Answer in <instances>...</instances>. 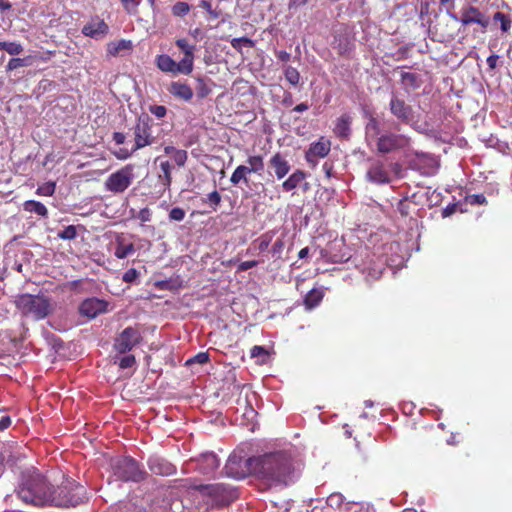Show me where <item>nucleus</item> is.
Segmentation results:
<instances>
[{
	"instance_id": "nucleus-23",
	"label": "nucleus",
	"mask_w": 512,
	"mask_h": 512,
	"mask_svg": "<svg viewBox=\"0 0 512 512\" xmlns=\"http://www.w3.org/2000/svg\"><path fill=\"white\" fill-rule=\"evenodd\" d=\"M269 166L274 170L278 179L284 178L290 171V164L279 152L275 153L269 160Z\"/></svg>"
},
{
	"instance_id": "nucleus-40",
	"label": "nucleus",
	"mask_w": 512,
	"mask_h": 512,
	"mask_svg": "<svg viewBox=\"0 0 512 512\" xmlns=\"http://www.w3.org/2000/svg\"><path fill=\"white\" fill-rule=\"evenodd\" d=\"M231 46L238 52H242V47H254V41L248 37L233 38L230 41Z\"/></svg>"
},
{
	"instance_id": "nucleus-2",
	"label": "nucleus",
	"mask_w": 512,
	"mask_h": 512,
	"mask_svg": "<svg viewBox=\"0 0 512 512\" xmlns=\"http://www.w3.org/2000/svg\"><path fill=\"white\" fill-rule=\"evenodd\" d=\"M51 485L47 478L37 469H28L22 474V482L19 486L18 495L20 499L35 506H43L50 504H65L71 502L61 495V491L57 494H50Z\"/></svg>"
},
{
	"instance_id": "nucleus-1",
	"label": "nucleus",
	"mask_w": 512,
	"mask_h": 512,
	"mask_svg": "<svg viewBox=\"0 0 512 512\" xmlns=\"http://www.w3.org/2000/svg\"><path fill=\"white\" fill-rule=\"evenodd\" d=\"M254 476L269 486H287L296 477L298 463L288 451H277L252 457Z\"/></svg>"
},
{
	"instance_id": "nucleus-50",
	"label": "nucleus",
	"mask_w": 512,
	"mask_h": 512,
	"mask_svg": "<svg viewBox=\"0 0 512 512\" xmlns=\"http://www.w3.org/2000/svg\"><path fill=\"white\" fill-rule=\"evenodd\" d=\"M465 202L472 206L484 205L487 203V199L483 194H470L465 197Z\"/></svg>"
},
{
	"instance_id": "nucleus-9",
	"label": "nucleus",
	"mask_w": 512,
	"mask_h": 512,
	"mask_svg": "<svg viewBox=\"0 0 512 512\" xmlns=\"http://www.w3.org/2000/svg\"><path fill=\"white\" fill-rule=\"evenodd\" d=\"M134 180V165L127 164L110 174L105 180V189L114 194L125 192Z\"/></svg>"
},
{
	"instance_id": "nucleus-33",
	"label": "nucleus",
	"mask_w": 512,
	"mask_h": 512,
	"mask_svg": "<svg viewBox=\"0 0 512 512\" xmlns=\"http://www.w3.org/2000/svg\"><path fill=\"white\" fill-rule=\"evenodd\" d=\"M131 48H132L131 41L122 39L117 42H110L107 45V53L110 56H117L120 53V51L129 50Z\"/></svg>"
},
{
	"instance_id": "nucleus-44",
	"label": "nucleus",
	"mask_w": 512,
	"mask_h": 512,
	"mask_svg": "<svg viewBox=\"0 0 512 512\" xmlns=\"http://www.w3.org/2000/svg\"><path fill=\"white\" fill-rule=\"evenodd\" d=\"M413 203L408 198L399 200L397 204V211L402 217H408L411 213Z\"/></svg>"
},
{
	"instance_id": "nucleus-64",
	"label": "nucleus",
	"mask_w": 512,
	"mask_h": 512,
	"mask_svg": "<svg viewBox=\"0 0 512 512\" xmlns=\"http://www.w3.org/2000/svg\"><path fill=\"white\" fill-rule=\"evenodd\" d=\"M498 55L496 54H493V55H490L487 60H486V63L488 65V67L493 70L496 68L497 66V62H498Z\"/></svg>"
},
{
	"instance_id": "nucleus-3",
	"label": "nucleus",
	"mask_w": 512,
	"mask_h": 512,
	"mask_svg": "<svg viewBox=\"0 0 512 512\" xmlns=\"http://www.w3.org/2000/svg\"><path fill=\"white\" fill-rule=\"evenodd\" d=\"M367 138H377L376 148L377 152L381 154H389L392 152L405 150L410 146L411 139L405 134H399L395 132H385L380 134L379 121L371 117L366 127Z\"/></svg>"
},
{
	"instance_id": "nucleus-48",
	"label": "nucleus",
	"mask_w": 512,
	"mask_h": 512,
	"mask_svg": "<svg viewBox=\"0 0 512 512\" xmlns=\"http://www.w3.org/2000/svg\"><path fill=\"white\" fill-rule=\"evenodd\" d=\"M285 248V242L283 238H278L271 247V254L276 259H282V253Z\"/></svg>"
},
{
	"instance_id": "nucleus-22",
	"label": "nucleus",
	"mask_w": 512,
	"mask_h": 512,
	"mask_svg": "<svg viewBox=\"0 0 512 512\" xmlns=\"http://www.w3.org/2000/svg\"><path fill=\"white\" fill-rule=\"evenodd\" d=\"M175 44L184 53V57L181 60L182 67L187 68L192 72L194 66L195 46L189 44L188 40L185 38L177 39Z\"/></svg>"
},
{
	"instance_id": "nucleus-49",
	"label": "nucleus",
	"mask_w": 512,
	"mask_h": 512,
	"mask_svg": "<svg viewBox=\"0 0 512 512\" xmlns=\"http://www.w3.org/2000/svg\"><path fill=\"white\" fill-rule=\"evenodd\" d=\"M207 362H209V354L207 352H199L195 356L189 358L186 361L185 365L191 366L194 363L206 364Z\"/></svg>"
},
{
	"instance_id": "nucleus-14",
	"label": "nucleus",
	"mask_w": 512,
	"mask_h": 512,
	"mask_svg": "<svg viewBox=\"0 0 512 512\" xmlns=\"http://www.w3.org/2000/svg\"><path fill=\"white\" fill-rule=\"evenodd\" d=\"M194 469L203 475H211L219 467L220 461L216 454L206 452L201 454L198 458L191 460Z\"/></svg>"
},
{
	"instance_id": "nucleus-54",
	"label": "nucleus",
	"mask_w": 512,
	"mask_h": 512,
	"mask_svg": "<svg viewBox=\"0 0 512 512\" xmlns=\"http://www.w3.org/2000/svg\"><path fill=\"white\" fill-rule=\"evenodd\" d=\"M149 111L158 119L165 117L167 114V108L163 105H151Z\"/></svg>"
},
{
	"instance_id": "nucleus-53",
	"label": "nucleus",
	"mask_w": 512,
	"mask_h": 512,
	"mask_svg": "<svg viewBox=\"0 0 512 512\" xmlns=\"http://www.w3.org/2000/svg\"><path fill=\"white\" fill-rule=\"evenodd\" d=\"M172 157L179 167H183L187 161L188 154L187 151L185 150L177 149V151H175Z\"/></svg>"
},
{
	"instance_id": "nucleus-16",
	"label": "nucleus",
	"mask_w": 512,
	"mask_h": 512,
	"mask_svg": "<svg viewBox=\"0 0 512 512\" xmlns=\"http://www.w3.org/2000/svg\"><path fill=\"white\" fill-rule=\"evenodd\" d=\"M361 272L366 275L367 281L378 280L384 270L383 262L374 254L367 253L366 260L361 265Z\"/></svg>"
},
{
	"instance_id": "nucleus-27",
	"label": "nucleus",
	"mask_w": 512,
	"mask_h": 512,
	"mask_svg": "<svg viewBox=\"0 0 512 512\" xmlns=\"http://www.w3.org/2000/svg\"><path fill=\"white\" fill-rule=\"evenodd\" d=\"M305 178L306 173L297 169L282 183L283 190L286 192L294 190L305 180Z\"/></svg>"
},
{
	"instance_id": "nucleus-41",
	"label": "nucleus",
	"mask_w": 512,
	"mask_h": 512,
	"mask_svg": "<svg viewBox=\"0 0 512 512\" xmlns=\"http://www.w3.org/2000/svg\"><path fill=\"white\" fill-rule=\"evenodd\" d=\"M202 202L207 203L214 211H216L217 207L221 203V195L217 190H214L207 194L206 197L202 199Z\"/></svg>"
},
{
	"instance_id": "nucleus-37",
	"label": "nucleus",
	"mask_w": 512,
	"mask_h": 512,
	"mask_svg": "<svg viewBox=\"0 0 512 512\" xmlns=\"http://www.w3.org/2000/svg\"><path fill=\"white\" fill-rule=\"evenodd\" d=\"M284 76L286 81L292 86H297L301 81V75L299 71L292 66H286L284 68Z\"/></svg>"
},
{
	"instance_id": "nucleus-60",
	"label": "nucleus",
	"mask_w": 512,
	"mask_h": 512,
	"mask_svg": "<svg viewBox=\"0 0 512 512\" xmlns=\"http://www.w3.org/2000/svg\"><path fill=\"white\" fill-rule=\"evenodd\" d=\"M259 264V261L257 260H249V261H243L238 265L237 270L238 271H247L253 267H256Z\"/></svg>"
},
{
	"instance_id": "nucleus-6",
	"label": "nucleus",
	"mask_w": 512,
	"mask_h": 512,
	"mask_svg": "<svg viewBox=\"0 0 512 512\" xmlns=\"http://www.w3.org/2000/svg\"><path fill=\"white\" fill-rule=\"evenodd\" d=\"M60 490H62L61 495L64 496V498L71 500V502H67L65 504H50V506L76 507L88 500L85 487L80 485L72 478H65L61 485L57 486L56 488L51 486L50 494L53 496Z\"/></svg>"
},
{
	"instance_id": "nucleus-11",
	"label": "nucleus",
	"mask_w": 512,
	"mask_h": 512,
	"mask_svg": "<svg viewBox=\"0 0 512 512\" xmlns=\"http://www.w3.org/2000/svg\"><path fill=\"white\" fill-rule=\"evenodd\" d=\"M459 22L463 26L477 24L481 33H486L490 25V18L476 6L468 5L461 9Z\"/></svg>"
},
{
	"instance_id": "nucleus-30",
	"label": "nucleus",
	"mask_w": 512,
	"mask_h": 512,
	"mask_svg": "<svg viewBox=\"0 0 512 512\" xmlns=\"http://www.w3.org/2000/svg\"><path fill=\"white\" fill-rule=\"evenodd\" d=\"M23 209L29 213H35L41 217H48V209L44 204L35 200H27L23 203Z\"/></svg>"
},
{
	"instance_id": "nucleus-21",
	"label": "nucleus",
	"mask_w": 512,
	"mask_h": 512,
	"mask_svg": "<svg viewBox=\"0 0 512 512\" xmlns=\"http://www.w3.org/2000/svg\"><path fill=\"white\" fill-rule=\"evenodd\" d=\"M109 32V27L102 19H94L85 24L82 28V33L91 38L103 37Z\"/></svg>"
},
{
	"instance_id": "nucleus-25",
	"label": "nucleus",
	"mask_w": 512,
	"mask_h": 512,
	"mask_svg": "<svg viewBox=\"0 0 512 512\" xmlns=\"http://www.w3.org/2000/svg\"><path fill=\"white\" fill-rule=\"evenodd\" d=\"M135 252V246L133 243H126L124 238L118 236L116 238V247L114 255L118 259H125Z\"/></svg>"
},
{
	"instance_id": "nucleus-47",
	"label": "nucleus",
	"mask_w": 512,
	"mask_h": 512,
	"mask_svg": "<svg viewBox=\"0 0 512 512\" xmlns=\"http://www.w3.org/2000/svg\"><path fill=\"white\" fill-rule=\"evenodd\" d=\"M196 93L199 98H205L211 93V88L202 78L197 79Z\"/></svg>"
},
{
	"instance_id": "nucleus-28",
	"label": "nucleus",
	"mask_w": 512,
	"mask_h": 512,
	"mask_svg": "<svg viewBox=\"0 0 512 512\" xmlns=\"http://www.w3.org/2000/svg\"><path fill=\"white\" fill-rule=\"evenodd\" d=\"M401 84L407 92L420 88L422 81L420 76L416 73L403 72L401 73Z\"/></svg>"
},
{
	"instance_id": "nucleus-39",
	"label": "nucleus",
	"mask_w": 512,
	"mask_h": 512,
	"mask_svg": "<svg viewBox=\"0 0 512 512\" xmlns=\"http://www.w3.org/2000/svg\"><path fill=\"white\" fill-rule=\"evenodd\" d=\"M246 162L252 173L260 174L264 169L263 157L261 155L249 156Z\"/></svg>"
},
{
	"instance_id": "nucleus-63",
	"label": "nucleus",
	"mask_w": 512,
	"mask_h": 512,
	"mask_svg": "<svg viewBox=\"0 0 512 512\" xmlns=\"http://www.w3.org/2000/svg\"><path fill=\"white\" fill-rule=\"evenodd\" d=\"M264 354H266V350L262 346L255 345L251 349V357H253V358L264 355Z\"/></svg>"
},
{
	"instance_id": "nucleus-62",
	"label": "nucleus",
	"mask_w": 512,
	"mask_h": 512,
	"mask_svg": "<svg viewBox=\"0 0 512 512\" xmlns=\"http://www.w3.org/2000/svg\"><path fill=\"white\" fill-rule=\"evenodd\" d=\"M347 512H368V510L359 504L352 503L346 506Z\"/></svg>"
},
{
	"instance_id": "nucleus-42",
	"label": "nucleus",
	"mask_w": 512,
	"mask_h": 512,
	"mask_svg": "<svg viewBox=\"0 0 512 512\" xmlns=\"http://www.w3.org/2000/svg\"><path fill=\"white\" fill-rule=\"evenodd\" d=\"M56 183L54 181H48L38 186L36 194L39 196H52L55 193Z\"/></svg>"
},
{
	"instance_id": "nucleus-38",
	"label": "nucleus",
	"mask_w": 512,
	"mask_h": 512,
	"mask_svg": "<svg viewBox=\"0 0 512 512\" xmlns=\"http://www.w3.org/2000/svg\"><path fill=\"white\" fill-rule=\"evenodd\" d=\"M0 50L7 52L9 55H19L23 52V46L18 42L0 41Z\"/></svg>"
},
{
	"instance_id": "nucleus-31",
	"label": "nucleus",
	"mask_w": 512,
	"mask_h": 512,
	"mask_svg": "<svg viewBox=\"0 0 512 512\" xmlns=\"http://www.w3.org/2000/svg\"><path fill=\"white\" fill-rule=\"evenodd\" d=\"M351 117L342 115L337 119L334 132L340 137H347L350 134Z\"/></svg>"
},
{
	"instance_id": "nucleus-13",
	"label": "nucleus",
	"mask_w": 512,
	"mask_h": 512,
	"mask_svg": "<svg viewBox=\"0 0 512 512\" xmlns=\"http://www.w3.org/2000/svg\"><path fill=\"white\" fill-rule=\"evenodd\" d=\"M391 114L401 123L410 124L413 121V109L404 99L393 95L389 102Z\"/></svg>"
},
{
	"instance_id": "nucleus-51",
	"label": "nucleus",
	"mask_w": 512,
	"mask_h": 512,
	"mask_svg": "<svg viewBox=\"0 0 512 512\" xmlns=\"http://www.w3.org/2000/svg\"><path fill=\"white\" fill-rule=\"evenodd\" d=\"M125 11L130 15H135L138 12L139 0H120Z\"/></svg>"
},
{
	"instance_id": "nucleus-34",
	"label": "nucleus",
	"mask_w": 512,
	"mask_h": 512,
	"mask_svg": "<svg viewBox=\"0 0 512 512\" xmlns=\"http://www.w3.org/2000/svg\"><path fill=\"white\" fill-rule=\"evenodd\" d=\"M160 169L162 174L159 175V178L165 188H169L172 182L171 169L172 166L168 161H164L160 163Z\"/></svg>"
},
{
	"instance_id": "nucleus-4",
	"label": "nucleus",
	"mask_w": 512,
	"mask_h": 512,
	"mask_svg": "<svg viewBox=\"0 0 512 512\" xmlns=\"http://www.w3.org/2000/svg\"><path fill=\"white\" fill-rule=\"evenodd\" d=\"M16 306L24 316L35 320L45 318L50 311V302L42 295H20L16 300Z\"/></svg>"
},
{
	"instance_id": "nucleus-59",
	"label": "nucleus",
	"mask_w": 512,
	"mask_h": 512,
	"mask_svg": "<svg viewBox=\"0 0 512 512\" xmlns=\"http://www.w3.org/2000/svg\"><path fill=\"white\" fill-rule=\"evenodd\" d=\"M134 152L129 151L128 149L126 148H120L119 150L113 152L114 156L118 159V160H126L128 159L129 157H131V155L133 154Z\"/></svg>"
},
{
	"instance_id": "nucleus-17",
	"label": "nucleus",
	"mask_w": 512,
	"mask_h": 512,
	"mask_svg": "<svg viewBox=\"0 0 512 512\" xmlns=\"http://www.w3.org/2000/svg\"><path fill=\"white\" fill-rule=\"evenodd\" d=\"M106 310L107 302L97 298H88L79 307L80 313L88 318H95L99 314L106 312Z\"/></svg>"
},
{
	"instance_id": "nucleus-7",
	"label": "nucleus",
	"mask_w": 512,
	"mask_h": 512,
	"mask_svg": "<svg viewBox=\"0 0 512 512\" xmlns=\"http://www.w3.org/2000/svg\"><path fill=\"white\" fill-rule=\"evenodd\" d=\"M152 127L153 120L148 114L142 113L137 117V121L132 128L134 136L132 152L156 143L157 138L152 134Z\"/></svg>"
},
{
	"instance_id": "nucleus-5",
	"label": "nucleus",
	"mask_w": 512,
	"mask_h": 512,
	"mask_svg": "<svg viewBox=\"0 0 512 512\" xmlns=\"http://www.w3.org/2000/svg\"><path fill=\"white\" fill-rule=\"evenodd\" d=\"M113 475L121 481L140 482L145 479L146 472L132 457H118L112 462Z\"/></svg>"
},
{
	"instance_id": "nucleus-32",
	"label": "nucleus",
	"mask_w": 512,
	"mask_h": 512,
	"mask_svg": "<svg viewBox=\"0 0 512 512\" xmlns=\"http://www.w3.org/2000/svg\"><path fill=\"white\" fill-rule=\"evenodd\" d=\"M251 173L252 172L251 170H249V166L239 165L232 173L230 177V182L233 185H238L240 182L243 181L247 185L249 182L247 175Z\"/></svg>"
},
{
	"instance_id": "nucleus-26",
	"label": "nucleus",
	"mask_w": 512,
	"mask_h": 512,
	"mask_svg": "<svg viewBox=\"0 0 512 512\" xmlns=\"http://www.w3.org/2000/svg\"><path fill=\"white\" fill-rule=\"evenodd\" d=\"M324 298V291L321 288L311 289L304 297V306L306 309L311 310L317 307Z\"/></svg>"
},
{
	"instance_id": "nucleus-56",
	"label": "nucleus",
	"mask_w": 512,
	"mask_h": 512,
	"mask_svg": "<svg viewBox=\"0 0 512 512\" xmlns=\"http://www.w3.org/2000/svg\"><path fill=\"white\" fill-rule=\"evenodd\" d=\"M136 363L135 356L133 355H126L122 357L119 361V367L121 369H127L132 367Z\"/></svg>"
},
{
	"instance_id": "nucleus-43",
	"label": "nucleus",
	"mask_w": 512,
	"mask_h": 512,
	"mask_svg": "<svg viewBox=\"0 0 512 512\" xmlns=\"http://www.w3.org/2000/svg\"><path fill=\"white\" fill-rule=\"evenodd\" d=\"M189 11H190L189 4L186 2H183V1L176 2L172 6V14L176 17H183V16L187 15L189 13Z\"/></svg>"
},
{
	"instance_id": "nucleus-57",
	"label": "nucleus",
	"mask_w": 512,
	"mask_h": 512,
	"mask_svg": "<svg viewBox=\"0 0 512 512\" xmlns=\"http://www.w3.org/2000/svg\"><path fill=\"white\" fill-rule=\"evenodd\" d=\"M142 223L150 222L152 219V211L145 207L141 209L136 216Z\"/></svg>"
},
{
	"instance_id": "nucleus-55",
	"label": "nucleus",
	"mask_w": 512,
	"mask_h": 512,
	"mask_svg": "<svg viewBox=\"0 0 512 512\" xmlns=\"http://www.w3.org/2000/svg\"><path fill=\"white\" fill-rule=\"evenodd\" d=\"M139 276L138 271L135 268H130L123 274L122 280L126 283L134 282Z\"/></svg>"
},
{
	"instance_id": "nucleus-10",
	"label": "nucleus",
	"mask_w": 512,
	"mask_h": 512,
	"mask_svg": "<svg viewBox=\"0 0 512 512\" xmlns=\"http://www.w3.org/2000/svg\"><path fill=\"white\" fill-rule=\"evenodd\" d=\"M224 473L227 477L234 479H244L248 475H254L252 457L243 459L236 454L230 455L224 466Z\"/></svg>"
},
{
	"instance_id": "nucleus-45",
	"label": "nucleus",
	"mask_w": 512,
	"mask_h": 512,
	"mask_svg": "<svg viewBox=\"0 0 512 512\" xmlns=\"http://www.w3.org/2000/svg\"><path fill=\"white\" fill-rule=\"evenodd\" d=\"M29 57L28 58H11L6 65V72H11L20 67H25L29 65Z\"/></svg>"
},
{
	"instance_id": "nucleus-29",
	"label": "nucleus",
	"mask_w": 512,
	"mask_h": 512,
	"mask_svg": "<svg viewBox=\"0 0 512 512\" xmlns=\"http://www.w3.org/2000/svg\"><path fill=\"white\" fill-rule=\"evenodd\" d=\"M275 235V231H267L263 234H261L258 238H256L252 242V246L257 249L260 253L265 252L268 247L270 246L273 237Z\"/></svg>"
},
{
	"instance_id": "nucleus-61",
	"label": "nucleus",
	"mask_w": 512,
	"mask_h": 512,
	"mask_svg": "<svg viewBox=\"0 0 512 512\" xmlns=\"http://www.w3.org/2000/svg\"><path fill=\"white\" fill-rule=\"evenodd\" d=\"M457 207H458L457 203H451V204L447 205L442 210V216L444 218L451 216L452 214H454L457 211Z\"/></svg>"
},
{
	"instance_id": "nucleus-19",
	"label": "nucleus",
	"mask_w": 512,
	"mask_h": 512,
	"mask_svg": "<svg viewBox=\"0 0 512 512\" xmlns=\"http://www.w3.org/2000/svg\"><path fill=\"white\" fill-rule=\"evenodd\" d=\"M148 467L153 474L158 476H170L176 472V468L172 463L160 457H150Z\"/></svg>"
},
{
	"instance_id": "nucleus-46",
	"label": "nucleus",
	"mask_w": 512,
	"mask_h": 512,
	"mask_svg": "<svg viewBox=\"0 0 512 512\" xmlns=\"http://www.w3.org/2000/svg\"><path fill=\"white\" fill-rule=\"evenodd\" d=\"M57 236L62 240H73L77 236V228L74 225L66 226Z\"/></svg>"
},
{
	"instance_id": "nucleus-8",
	"label": "nucleus",
	"mask_w": 512,
	"mask_h": 512,
	"mask_svg": "<svg viewBox=\"0 0 512 512\" xmlns=\"http://www.w3.org/2000/svg\"><path fill=\"white\" fill-rule=\"evenodd\" d=\"M195 488L203 496L209 497L213 503L218 505H228L238 497L237 492L231 486L224 483L199 485Z\"/></svg>"
},
{
	"instance_id": "nucleus-35",
	"label": "nucleus",
	"mask_w": 512,
	"mask_h": 512,
	"mask_svg": "<svg viewBox=\"0 0 512 512\" xmlns=\"http://www.w3.org/2000/svg\"><path fill=\"white\" fill-rule=\"evenodd\" d=\"M343 503H344V497L340 493L330 494L327 497L326 502H325V504L328 506V509H330L333 512H336L337 510H339L342 507Z\"/></svg>"
},
{
	"instance_id": "nucleus-15",
	"label": "nucleus",
	"mask_w": 512,
	"mask_h": 512,
	"mask_svg": "<svg viewBox=\"0 0 512 512\" xmlns=\"http://www.w3.org/2000/svg\"><path fill=\"white\" fill-rule=\"evenodd\" d=\"M331 150V142L325 137H320L318 141L310 144L305 153V159L309 164L315 166L319 158L326 157Z\"/></svg>"
},
{
	"instance_id": "nucleus-18",
	"label": "nucleus",
	"mask_w": 512,
	"mask_h": 512,
	"mask_svg": "<svg viewBox=\"0 0 512 512\" xmlns=\"http://www.w3.org/2000/svg\"><path fill=\"white\" fill-rule=\"evenodd\" d=\"M157 67L167 73L189 75L191 72L182 67V62L176 63L169 55L161 54L156 57Z\"/></svg>"
},
{
	"instance_id": "nucleus-36",
	"label": "nucleus",
	"mask_w": 512,
	"mask_h": 512,
	"mask_svg": "<svg viewBox=\"0 0 512 512\" xmlns=\"http://www.w3.org/2000/svg\"><path fill=\"white\" fill-rule=\"evenodd\" d=\"M493 21L500 23V29L503 33H507L511 29V26H512L511 18L503 12L498 11V12L494 13Z\"/></svg>"
},
{
	"instance_id": "nucleus-52",
	"label": "nucleus",
	"mask_w": 512,
	"mask_h": 512,
	"mask_svg": "<svg viewBox=\"0 0 512 512\" xmlns=\"http://www.w3.org/2000/svg\"><path fill=\"white\" fill-rule=\"evenodd\" d=\"M186 212L183 208L174 207L169 212V219L171 221H182L184 220Z\"/></svg>"
},
{
	"instance_id": "nucleus-24",
	"label": "nucleus",
	"mask_w": 512,
	"mask_h": 512,
	"mask_svg": "<svg viewBox=\"0 0 512 512\" xmlns=\"http://www.w3.org/2000/svg\"><path fill=\"white\" fill-rule=\"evenodd\" d=\"M169 92L176 98L184 101H190L193 97L192 88L188 84L179 81L171 83Z\"/></svg>"
},
{
	"instance_id": "nucleus-20",
	"label": "nucleus",
	"mask_w": 512,
	"mask_h": 512,
	"mask_svg": "<svg viewBox=\"0 0 512 512\" xmlns=\"http://www.w3.org/2000/svg\"><path fill=\"white\" fill-rule=\"evenodd\" d=\"M367 177L371 182L386 184L390 182L389 172L382 161H375L367 171Z\"/></svg>"
},
{
	"instance_id": "nucleus-58",
	"label": "nucleus",
	"mask_w": 512,
	"mask_h": 512,
	"mask_svg": "<svg viewBox=\"0 0 512 512\" xmlns=\"http://www.w3.org/2000/svg\"><path fill=\"white\" fill-rule=\"evenodd\" d=\"M281 105L285 108H289L294 104L292 93L289 91H284L282 100L280 101Z\"/></svg>"
},
{
	"instance_id": "nucleus-12",
	"label": "nucleus",
	"mask_w": 512,
	"mask_h": 512,
	"mask_svg": "<svg viewBox=\"0 0 512 512\" xmlns=\"http://www.w3.org/2000/svg\"><path fill=\"white\" fill-rule=\"evenodd\" d=\"M141 341V335L138 329L134 327L125 328L120 335L116 338L114 343V349L120 353L124 354L129 352L139 344Z\"/></svg>"
}]
</instances>
